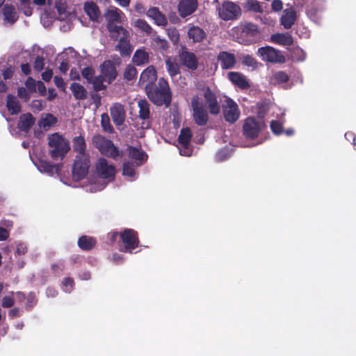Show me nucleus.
I'll return each instance as SVG.
<instances>
[{"mask_svg":"<svg viewBox=\"0 0 356 356\" xmlns=\"http://www.w3.org/2000/svg\"><path fill=\"white\" fill-rule=\"evenodd\" d=\"M77 243L81 250L90 251L96 245L97 240L94 237L83 235L79 238Z\"/></svg>","mask_w":356,"mask_h":356,"instance_id":"nucleus-28","label":"nucleus"},{"mask_svg":"<svg viewBox=\"0 0 356 356\" xmlns=\"http://www.w3.org/2000/svg\"><path fill=\"white\" fill-rule=\"evenodd\" d=\"M106 80L102 75H99L92 79V83L93 84L94 90L99 92L105 90L106 86L103 83L104 81Z\"/></svg>","mask_w":356,"mask_h":356,"instance_id":"nucleus-44","label":"nucleus"},{"mask_svg":"<svg viewBox=\"0 0 356 356\" xmlns=\"http://www.w3.org/2000/svg\"><path fill=\"white\" fill-rule=\"evenodd\" d=\"M191 104L195 123L198 126H205L209 121V114L203 104L200 102L198 95H194L191 98Z\"/></svg>","mask_w":356,"mask_h":356,"instance_id":"nucleus-7","label":"nucleus"},{"mask_svg":"<svg viewBox=\"0 0 356 356\" xmlns=\"http://www.w3.org/2000/svg\"><path fill=\"white\" fill-rule=\"evenodd\" d=\"M149 99L156 106L165 105L169 107L172 102V92L166 79L161 77L159 79L158 83L147 87L145 90Z\"/></svg>","mask_w":356,"mask_h":356,"instance_id":"nucleus-1","label":"nucleus"},{"mask_svg":"<svg viewBox=\"0 0 356 356\" xmlns=\"http://www.w3.org/2000/svg\"><path fill=\"white\" fill-rule=\"evenodd\" d=\"M133 63L137 66H142L149 63V54L143 49H138L132 57Z\"/></svg>","mask_w":356,"mask_h":356,"instance_id":"nucleus-35","label":"nucleus"},{"mask_svg":"<svg viewBox=\"0 0 356 356\" xmlns=\"http://www.w3.org/2000/svg\"><path fill=\"white\" fill-rule=\"evenodd\" d=\"M81 74L88 83H91L95 77V70L92 67L88 66L81 70Z\"/></svg>","mask_w":356,"mask_h":356,"instance_id":"nucleus-47","label":"nucleus"},{"mask_svg":"<svg viewBox=\"0 0 356 356\" xmlns=\"http://www.w3.org/2000/svg\"><path fill=\"white\" fill-rule=\"evenodd\" d=\"M6 106L11 115H17L21 112V105L16 97L13 95H7Z\"/></svg>","mask_w":356,"mask_h":356,"instance_id":"nucleus-32","label":"nucleus"},{"mask_svg":"<svg viewBox=\"0 0 356 356\" xmlns=\"http://www.w3.org/2000/svg\"><path fill=\"white\" fill-rule=\"evenodd\" d=\"M44 59L42 56H36L33 63V69L37 72H40L44 69Z\"/></svg>","mask_w":356,"mask_h":356,"instance_id":"nucleus-51","label":"nucleus"},{"mask_svg":"<svg viewBox=\"0 0 356 356\" xmlns=\"http://www.w3.org/2000/svg\"><path fill=\"white\" fill-rule=\"evenodd\" d=\"M270 40L272 42L282 46H291L293 44V38L289 33L272 34Z\"/></svg>","mask_w":356,"mask_h":356,"instance_id":"nucleus-24","label":"nucleus"},{"mask_svg":"<svg viewBox=\"0 0 356 356\" xmlns=\"http://www.w3.org/2000/svg\"><path fill=\"white\" fill-rule=\"evenodd\" d=\"M14 298L12 296H4L1 302V305L3 308H10L14 305Z\"/></svg>","mask_w":356,"mask_h":356,"instance_id":"nucleus-53","label":"nucleus"},{"mask_svg":"<svg viewBox=\"0 0 356 356\" xmlns=\"http://www.w3.org/2000/svg\"><path fill=\"white\" fill-rule=\"evenodd\" d=\"M219 17L224 21L236 20L241 15V9L232 1H225L217 8Z\"/></svg>","mask_w":356,"mask_h":356,"instance_id":"nucleus-6","label":"nucleus"},{"mask_svg":"<svg viewBox=\"0 0 356 356\" xmlns=\"http://www.w3.org/2000/svg\"><path fill=\"white\" fill-rule=\"evenodd\" d=\"M262 128V123L256 120L254 118L248 117L244 120L243 133L246 138L255 139L258 137Z\"/></svg>","mask_w":356,"mask_h":356,"instance_id":"nucleus-11","label":"nucleus"},{"mask_svg":"<svg viewBox=\"0 0 356 356\" xmlns=\"http://www.w3.org/2000/svg\"><path fill=\"white\" fill-rule=\"evenodd\" d=\"M139 108V118L143 120H148L150 118L149 104L145 99H140L138 102Z\"/></svg>","mask_w":356,"mask_h":356,"instance_id":"nucleus-39","label":"nucleus"},{"mask_svg":"<svg viewBox=\"0 0 356 356\" xmlns=\"http://www.w3.org/2000/svg\"><path fill=\"white\" fill-rule=\"evenodd\" d=\"M27 252V247L26 245L23 243H20L17 245L16 251H15V255H24Z\"/></svg>","mask_w":356,"mask_h":356,"instance_id":"nucleus-55","label":"nucleus"},{"mask_svg":"<svg viewBox=\"0 0 356 356\" xmlns=\"http://www.w3.org/2000/svg\"><path fill=\"white\" fill-rule=\"evenodd\" d=\"M191 137L192 134L190 128H183L178 137V142L184 148L187 149L191 142Z\"/></svg>","mask_w":356,"mask_h":356,"instance_id":"nucleus-38","label":"nucleus"},{"mask_svg":"<svg viewBox=\"0 0 356 356\" xmlns=\"http://www.w3.org/2000/svg\"><path fill=\"white\" fill-rule=\"evenodd\" d=\"M96 171L98 175L103 179L113 178L116 172L115 168L109 165L104 158H99L96 163Z\"/></svg>","mask_w":356,"mask_h":356,"instance_id":"nucleus-16","label":"nucleus"},{"mask_svg":"<svg viewBox=\"0 0 356 356\" xmlns=\"http://www.w3.org/2000/svg\"><path fill=\"white\" fill-rule=\"evenodd\" d=\"M102 75L110 83L117 76V71L115 67L113 65L111 60H105L100 66Z\"/></svg>","mask_w":356,"mask_h":356,"instance_id":"nucleus-19","label":"nucleus"},{"mask_svg":"<svg viewBox=\"0 0 356 356\" xmlns=\"http://www.w3.org/2000/svg\"><path fill=\"white\" fill-rule=\"evenodd\" d=\"M270 127L272 132L275 135L279 136L284 133L282 124L277 120H272Z\"/></svg>","mask_w":356,"mask_h":356,"instance_id":"nucleus-49","label":"nucleus"},{"mask_svg":"<svg viewBox=\"0 0 356 356\" xmlns=\"http://www.w3.org/2000/svg\"><path fill=\"white\" fill-rule=\"evenodd\" d=\"M203 97L211 115H218L220 111V106L218 102L216 95L212 90L207 86L203 88Z\"/></svg>","mask_w":356,"mask_h":356,"instance_id":"nucleus-14","label":"nucleus"},{"mask_svg":"<svg viewBox=\"0 0 356 356\" xmlns=\"http://www.w3.org/2000/svg\"><path fill=\"white\" fill-rule=\"evenodd\" d=\"M110 33L111 38L114 40H119L121 36L129 35V32L122 26L111 25L106 27Z\"/></svg>","mask_w":356,"mask_h":356,"instance_id":"nucleus-36","label":"nucleus"},{"mask_svg":"<svg viewBox=\"0 0 356 356\" xmlns=\"http://www.w3.org/2000/svg\"><path fill=\"white\" fill-rule=\"evenodd\" d=\"M272 10L275 12L281 11L283 8V3L281 0H273L271 3Z\"/></svg>","mask_w":356,"mask_h":356,"instance_id":"nucleus-59","label":"nucleus"},{"mask_svg":"<svg viewBox=\"0 0 356 356\" xmlns=\"http://www.w3.org/2000/svg\"><path fill=\"white\" fill-rule=\"evenodd\" d=\"M92 143L101 154L108 158L115 159L120 156V151L113 142L102 135L96 134L93 136Z\"/></svg>","mask_w":356,"mask_h":356,"instance_id":"nucleus-4","label":"nucleus"},{"mask_svg":"<svg viewBox=\"0 0 356 356\" xmlns=\"http://www.w3.org/2000/svg\"><path fill=\"white\" fill-rule=\"evenodd\" d=\"M35 122V118L30 113L22 114L19 117L17 127L24 132H29L31 128L33 126Z\"/></svg>","mask_w":356,"mask_h":356,"instance_id":"nucleus-23","label":"nucleus"},{"mask_svg":"<svg viewBox=\"0 0 356 356\" xmlns=\"http://www.w3.org/2000/svg\"><path fill=\"white\" fill-rule=\"evenodd\" d=\"M273 78L278 83H286L289 79L288 74L283 71H279L274 73Z\"/></svg>","mask_w":356,"mask_h":356,"instance_id":"nucleus-48","label":"nucleus"},{"mask_svg":"<svg viewBox=\"0 0 356 356\" xmlns=\"http://www.w3.org/2000/svg\"><path fill=\"white\" fill-rule=\"evenodd\" d=\"M47 140L51 159L63 161L70 150V141L57 132L49 134Z\"/></svg>","mask_w":356,"mask_h":356,"instance_id":"nucleus-2","label":"nucleus"},{"mask_svg":"<svg viewBox=\"0 0 356 356\" xmlns=\"http://www.w3.org/2000/svg\"><path fill=\"white\" fill-rule=\"evenodd\" d=\"M227 76L229 81L241 89H248L250 87L245 77L238 72H229Z\"/></svg>","mask_w":356,"mask_h":356,"instance_id":"nucleus-22","label":"nucleus"},{"mask_svg":"<svg viewBox=\"0 0 356 356\" xmlns=\"http://www.w3.org/2000/svg\"><path fill=\"white\" fill-rule=\"evenodd\" d=\"M257 55L264 61L271 63L282 64L286 62L285 56L282 52L270 46L262 47L258 49Z\"/></svg>","mask_w":356,"mask_h":356,"instance_id":"nucleus-9","label":"nucleus"},{"mask_svg":"<svg viewBox=\"0 0 356 356\" xmlns=\"http://www.w3.org/2000/svg\"><path fill=\"white\" fill-rule=\"evenodd\" d=\"M14 74V69L12 66L8 67L3 72V77L4 80L10 79L13 77Z\"/></svg>","mask_w":356,"mask_h":356,"instance_id":"nucleus-57","label":"nucleus"},{"mask_svg":"<svg viewBox=\"0 0 356 356\" xmlns=\"http://www.w3.org/2000/svg\"><path fill=\"white\" fill-rule=\"evenodd\" d=\"M42 79L46 81L49 82L52 79L53 71L51 69H47L44 72L41 74Z\"/></svg>","mask_w":356,"mask_h":356,"instance_id":"nucleus-60","label":"nucleus"},{"mask_svg":"<svg viewBox=\"0 0 356 356\" xmlns=\"http://www.w3.org/2000/svg\"><path fill=\"white\" fill-rule=\"evenodd\" d=\"M199 6L197 0H179L177 3V13L181 18H187L192 15Z\"/></svg>","mask_w":356,"mask_h":356,"instance_id":"nucleus-13","label":"nucleus"},{"mask_svg":"<svg viewBox=\"0 0 356 356\" xmlns=\"http://www.w3.org/2000/svg\"><path fill=\"white\" fill-rule=\"evenodd\" d=\"M156 79L157 73L155 67L153 65H149L141 73L138 85L146 90L147 87L156 83Z\"/></svg>","mask_w":356,"mask_h":356,"instance_id":"nucleus-15","label":"nucleus"},{"mask_svg":"<svg viewBox=\"0 0 356 356\" xmlns=\"http://www.w3.org/2000/svg\"><path fill=\"white\" fill-rule=\"evenodd\" d=\"M129 35L121 36L116 46V49L120 52L122 56H129L131 53L132 49L129 43Z\"/></svg>","mask_w":356,"mask_h":356,"instance_id":"nucleus-31","label":"nucleus"},{"mask_svg":"<svg viewBox=\"0 0 356 356\" xmlns=\"http://www.w3.org/2000/svg\"><path fill=\"white\" fill-rule=\"evenodd\" d=\"M73 150L77 153L76 155L89 154L86 152V143L82 135L75 136L72 139Z\"/></svg>","mask_w":356,"mask_h":356,"instance_id":"nucleus-27","label":"nucleus"},{"mask_svg":"<svg viewBox=\"0 0 356 356\" xmlns=\"http://www.w3.org/2000/svg\"><path fill=\"white\" fill-rule=\"evenodd\" d=\"M90 165V155H76L72 166L73 177L76 180H81L88 175Z\"/></svg>","mask_w":356,"mask_h":356,"instance_id":"nucleus-8","label":"nucleus"},{"mask_svg":"<svg viewBox=\"0 0 356 356\" xmlns=\"http://www.w3.org/2000/svg\"><path fill=\"white\" fill-rule=\"evenodd\" d=\"M58 122L57 118L51 113L42 114L38 121V126L44 130H48L51 127L56 124Z\"/></svg>","mask_w":356,"mask_h":356,"instance_id":"nucleus-30","label":"nucleus"},{"mask_svg":"<svg viewBox=\"0 0 356 356\" xmlns=\"http://www.w3.org/2000/svg\"><path fill=\"white\" fill-rule=\"evenodd\" d=\"M217 60L220 63L222 70L232 69L236 63L234 54L225 51L219 52L217 56Z\"/></svg>","mask_w":356,"mask_h":356,"instance_id":"nucleus-18","label":"nucleus"},{"mask_svg":"<svg viewBox=\"0 0 356 356\" xmlns=\"http://www.w3.org/2000/svg\"><path fill=\"white\" fill-rule=\"evenodd\" d=\"M165 63L167 71L172 78L180 74L179 65L175 60H172L171 57H167Z\"/></svg>","mask_w":356,"mask_h":356,"instance_id":"nucleus-40","label":"nucleus"},{"mask_svg":"<svg viewBox=\"0 0 356 356\" xmlns=\"http://www.w3.org/2000/svg\"><path fill=\"white\" fill-rule=\"evenodd\" d=\"M245 8L249 10L254 13H263V8L260 4V3L257 0H248L245 4Z\"/></svg>","mask_w":356,"mask_h":356,"instance_id":"nucleus-43","label":"nucleus"},{"mask_svg":"<svg viewBox=\"0 0 356 356\" xmlns=\"http://www.w3.org/2000/svg\"><path fill=\"white\" fill-rule=\"evenodd\" d=\"M237 42L244 45L257 43L261 40V33L257 24L245 22L238 28Z\"/></svg>","mask_w":356,"mask_h":356,"instance_id":"nucleus-3","label":"nucleus"},{"mask_svg":"<svg viewBox=\"0 0 356 356\" xmlns=\"http://www.w3.org/2000/svg\"><path fill=\"white\" fill-rule=\"evenodd\" d=\"M3 13L5 19L11 24L15 22L18 19L17 13L13 5L6 4L3 8Z\"/></svg>","mask_w":356,"mask_h":356,"instance_id":"nucleus-37","label":"nucleus"},{"mask_svg":"<svg viewBox=\"0 0 356 356\" xmlns=\"http://www.w3.org/2000/svg\"><path fill=\"white\" fill-rule=\"evenodd\" d=\"M137 70L134 67L128 66L124 72V77L127 81H131L136 77Z\"/></svg>","mask_w":356,"mask_h":356,"instance_id":"nucleus-50","label":"nucleus"},{"mask_svg":"<svg viewBox=\"0 0 356 356\" xmlns=\"http://www.w3.org/2000/svg\"><path fill=\"white\" fill-rule=\"evenodd\" d=\"M189 38L192 39L194 42H202L207 36L204 31L199 26H192L188 31Z\"/></svg>","mask_w":356,"mask_h":356,"instance_id":"nucleus-33","label":"nucleus"},{"mask_svg":"<svg viewBox=\"0 0 356 356\" xmlns=\"http://www.w3.org/2000/svg\"><path fill=\"white\" fill-rule=\"evenodd\" d=\"M110 114L113 123L116 126H121L124 124L126 118L124 106L121 103H114L110 108Z\"/></svg>","mask_w":356,"mask_h":356,"instance_id":"nucleus-17","label":"nucleus"},{"mask_svg":"<svg viewBox=\"0 0 356 356\" xmlns=\"http://www.w3.org/2000/svg\"><path fill=\"white\" fill-rule=\"evenodd\" d=\"M222 114L226 122L234 124L239 119L241 112L238 104L232 99L227 97L222 105Z\"/></svg>","mask_w":356,"mask_h":356,"instance_id":"nucleus-10","label":"nucleus"},{"mask_svg":"<svg viewBox=\"0 0 356 356\" xmlns=\"http://www.w3.org/2000/svg\"><path fill=\"white\" fill-rule=\"evenodd\" d=\"M156 42L159 45V48L163 50H167L168 48V42L165 40L157 39Z\"/></svg>","mask_w":356,"mask_h":356,"instance_id":"nucleus-64","label":"nucleus"},{"mask_svg":"<svg viewBox=\"0 0 356 356\" xmlns=\"http://www.w3.org/2000/svg\"><path fill=\"white\" fill-rule=\"evenodd\" d=\"M241 63L243 65L251 67L252 68H257L258 67L257 60L251 55L244 54L241 57Z\"/></svg>","mask_w":356,"mask_h":356,"instance_id":"nucleus-45","label":"nucleus"},{"mask_svg":"<svg viewBox=\"0 0 356 356\" xmlns=\"http://www.w3.org/2000/svg\"><path fill=\"white\" fill-rule=\"evenodd\" d=\"M84 10L91 20L95 21L99 17L100 12L97 5L93 1L85 3Z\"/></svg>","mask_w":356,"mask_h":356,"instance_id":"nucleus-34","label":"nucleus"},{"mask_svg":"<svg viewBox=\"0 0 356 356\" xmlns=\"http://www.w3.org/2000/svg\"><path fill=\"white\" fill-rule=\"evenodd\" d=\"M38 168L40 171L52 175L54 172L58 174L60 172L62 164H53L46 160H40Z\"/></svg>","mask_w":356,"mask_h":356,"instance_id":"nucleus-25","label":"nucleus"},{"mask_svg":"<svg viewBox=\"0 0 356 356\" xmlns=\"http://www.w3.org/2000/svg\"><path fill=\"white\" fill-rule=\"evenodd\" d=\"M122 14V11L118 8L108 10L105 13V18L107 21L106 27L111 25H115V23H121V15Z\"/></svg>","mask_w":356,"mask_h":356,"instance_id":"nucleus-29","label":"nucleus"},{"mask_svg":"<svg viewBox=\"0 0 356 356\" xmlns=\"http://www.w3.org/2000/svg\"><path fill=\"white\" fill-rule=\"evenodd\" d=\"M25 84L30 91H35V81L32 77H28Z\"/></svg>","mask_w":356,"mask_h":356,"instance_id":"nucleus-61","label":"nucleus"},{"mask_svg":"<svg viewBox=\"0 0 356 356\" xmlns=\"http://www.w3.org/2000/svg\"><path fill=\"white\" fill-rule=\"evenodd\" d=\"M138 234L132 229H124L120 233L119 250L122 252L132 254L139 246Z\"/></svg>","mask_w":356,"mask_h":356,"instance_id":"nucleus-5","label":"nucleus"},{"mask_svg":"<svg viewBox=\"0 0 356 356\" xmlns=\"http://www.w3.org/2000/svg\"><path fill=\"white\" fill-rule=\"evenodd\" d=\"M63 285L65 288L64 290L66 292H70L72 290L74 282L72 278L71 277H65L63 281Z\"/></svg>","mask_w":356,"mask_h":356,"instance_id":"nucleus-52","label":"nucleus"},{"mask_svg":"<svg viewBox=\"0 0 356 356\" xmlns=\"http://www.w3.org/2000/svg\"><path fill=\"white\" fill-rule=\"evenodd\" d=\"M36 303V299L35 298V296L33 294H29L28 297V302L26 305V309L28 310L31 309L33 305H35Z\"/></svg>","mask_w":356,"mask_h":356,"instance_id":"nucleus-62","label":"nucleus"},{"mask_svg":"<svg viewBox=\"0 0 356 356\" xmlns=\"http://www.w3.org/2000/svg\"><path fill=\"white\" fill-rule=\"evenodd\" d=\"M70 89L76 100H85L88 97V92L85 87L79 83H71Z\"/></svg>","mask_w":356,"mask_h":356,"instance_id":"nucleus-26","label":"nucleus"},{"mask_svg":"<svg viewBox=\"0 0 356 356\" xmlns=\"http://www.w3.org/2000/svg\"><path fill=\"white\" fill-rule=\"evenodd\" d=\"M296 21V12L293 8L284 10L280 23L286 29H289Z\"/></svg>","mask_w":356,"mask_h":356,"instance_id":"nucleus-20","label":"nucleus"},{"mask_svg":"<svg viewBox=\"0 0 356 356\" xmlns=\"http://www.w3.org/2000/svg\"><path fill=\"white\" fill-rule=\"evenodd\" d=\"M135 26L147 34H151L152 32V28L145 19H137L135 22Z\"/></svg>","mask_w":356,"mask_h":356,"instance_id":"nucleus-46","label":"nucleus"},{"mask_svg":"<svg viewBox=\"0 0 356 356\" xmlns=\"http://www.w3.org/2000/svg\"><path fill=\"white\" fill-rule=\"evenodd\" d=\"M178 56L183 66L192 71L197 69L198 59L194 53L188 51L185 47H182L179 51Z\"/></svg>","mask_w":356,"mask_h":356,"instance_id":"nucleus-12","label":"nucleus"},{"mask_svg":"<svg viewBox=\"0 0 356 356\" xmlns=\"http://www.w3.org/2000/svg\"><path fill=\"white\" fill-rule=\"evenodd\" d=\"M123 174L129 177H132L135 174L134 168L129 163H124Z\"/></svg>","mask_w":356,"mask_h":356,"instance_id":"nucleus-54","label":"nucleus"},{"mask_svg":"<svg viewBox=\"0 0 356 356\" xmlns=\"http://www.w3.org/2000/svg\"><path fill=\"white\" fill-rule=\"evenodd\" d=\"M147 15L152 19L158 26H165L168 24V20L164 14H163L157 7H152L147 11Z\"/></svg>","mask_w":356,"mask_h":356,"instance_id":"nucleus-21","label":"nucleus"},{"mask_svg":"<svg viewBox=\"0 0 356 356\" xmlns=\"http://www.w3.org/2000/svg\"><path fill=\"white\" fill-rule=\"evenodd\" d=\"M17 95L20 98L24 99L25 101L29 100L30 97L26 89L23 87H20L17 89Z\"/></svg>","mask_w":356,"mask_h":356,"instance_id":"nucleus-58","label":"nucleus"},{"mask_svg":"<svg viewBox=\"0 0 356 356\" xmlns=\"http://www.w3.org/2000/svg\"><path fill=\"white\" fill-rule=\"evenodd\" d=\"M54 83L55 85L58 88H60L63 91H65V83L64 82L63 79L61 76H55L54 79Z\"/></svg>","mask_w":356,"mask_h":356,"instance_id":"nucleus-56","label":"nucleus"},{"mask_svg":"<svg viewBox=\"0 0 356 356\" xmlns=\"http://www.w3.org/2000/svg\"><path fill=\"white\" fill-rule=\"evenodd\" d=\"M101 126L104 131L113 134L114 129L111 124L109 116L107 113H103L101 116Z\"/></svg>","mask_w":356,"mask_h":356,"instance_id":"nucleus-42","label":"nucleus"},{"mask_svg":"<svg viewBox=\"0 0 356 356\" xmlns=\"http://www.w3.org/2000/svg\"><path fill=\"white\" fill-rule=\"evenodd\" d=\"M8 315L11 318L19 317L20 316V310L17 307H14L9 311Z\"/></svg>","mask_w":356,"mask_h":356,"instance_id":"nucleus-63","label":"nucleus"},{"mask_svg":"<svg viewBox=\"0 0 356 356\" xmlns=\"http://www.w3.org/2000/svg\"><path fill=\"white\" fill-rule=\"evenodd\" d=\"M129 157L136 161H143L147 156L144 151L133 146L127 148Z\"/></svg>","mask_w":356,"mask_h":356,"instance_id":"nucleus-41","label":"nucleus"}]
</instances>
